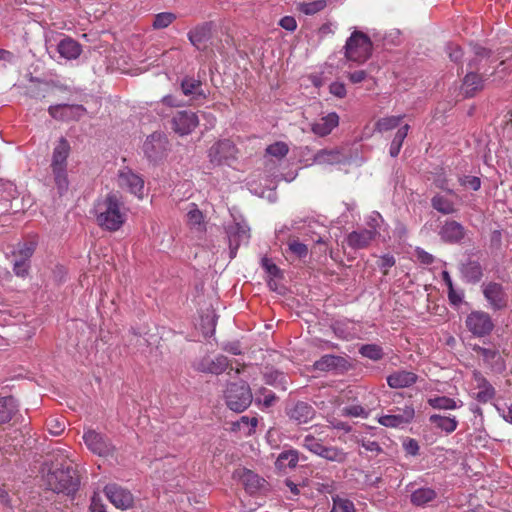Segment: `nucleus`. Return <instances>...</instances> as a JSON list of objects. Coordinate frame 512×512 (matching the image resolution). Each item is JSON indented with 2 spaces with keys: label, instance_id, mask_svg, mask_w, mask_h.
I'll use <instances>...</instances> for the list:
<instances>
[{
  "label": "nucleus",
  "instance_id": "nucleus-1",
  "mask_svg": "<svg viewBox=\"0 0 512 512\" xmlns=\"http://www.w3.org/2000/svg\"><path fill=\"white\" fill-rule=\"evenodd\" d=\"M44 481L51 491L67 496L74 495L80 486L78 471L67 458L53 462L44 476Z\"/></svg>",
  "mask_w": 512,
  "mask_h": 512
},
{
  "label": "nucleus",
  "instance_id": "nucleus-2",
  "mask_svg": "<svg viewBox=\"0 0 512 512\" xmlns=\"http://www.w3.org/2000/svg\"><path fill=\"white\" fill-rule=\"evenodd\" d=\"M125 205L118 192H110L95 205L96 222L109 232L118 231L126 221Z\"/></svg>",
  "mask_w": 512,
  "mask_h": 512
},
{
  "label": "nucleus",
  "instance_id": "nucleus-3",
  "mask_svg": "<svg viewBox=\"0 0 512 512\" xmlns=\"http://www.w3.org/2000/svg\"><path fill=\"white\" fill-rule=\"evenodd\" d=\"M71 152V146L68 140L61 137L52 152L51 172L54 178L55 186L60 195L67 192L69 180L67 174V159Z\"/></svg>",
  "mask_w": 512,
  "mask_h": 512
},
{
  "label": "nucleus",
  "instance_id": "nucleus-4",
  "mask_svg": "<svg viewBox=\"0 0 512 512\" xmlns=\"http://www.w3.org/2000/svg\"><path fill=\"white\" fill-rule=\"evenodd\" d=\"M343 50L348 61L364 64L372 56L373 43L367 34L354 30L347 38Z\"/></svg>",
  "mask_w": 512,
  "mask_h": 512
},
{
  "label": "nucleus",
  "instance_id": "nucleus-5",
  "mask_svg": "<svg viewBox=\"0 0 512 512\" xmlns=\"http://www.w3.org/2000/svg\"><path fill=\"white\" fill-rule=\"evenodd\" d=\"M253 396L249 385L241 381L239 383H230L225 391V401L229 409L234 412H243L251 402Z\"/></svg>",
  "mask_w": 512,
  "mask_h": 512
},
{
  "label": "nucleus",
  "instance_id": "nucleus-6",
  "mask_svg": "<svg viewBox=\"0 0 512 512\" xmlns=\"http://www.w3.org/2000/svg\"><path fill=\"white\" fill-rule=\"evenodd\" d=\"M238 149L229 139L215 142L208 150L209 163L212 167L230 166L237 159Z\"/></svg>",
  "mask_w": 512,
  "mask_h": 512
},
{
  "label": "nucleus",
  "instance_id": "nucleus-7",
  "mask_svg": "<svg viewBox=\"0 0 512 512\" xmlns=\"http://www.w3.org/2000/svg\"><path fill=\"white\" fill-rule=\"evenodd\" d=\"M83 440L87 448L100 457L112 456L115 452V446L110 438L93 429H89L83 434Z\"/></svg>",
  "mask_w": 512,
  "mask_h": 512
},
{
  "label": "nucleus",
  "instance_id": "nucleus-8",
  "mask_svg": "<svg viewBox=\"0 0 512 512\" xmlns=\"http://www.w3.org/2000/svg\"><path fill=\"white\" fill-rule=\"evenodd\" d=\"M225 232L228 239L229 255L233 259L242 243H247L250 238V228L245 222H237L227 225Z\"/></svg>",
  "mask_w": 512,
  "mask_h": 512
},
{
  "label": "nucleus",
  "instance_id": "nucleus-9",
  "mask_svg": "<svg viewBox=\"0 0 512 512\" xmlns=\"http://www.w3.org/2000/svg\"><path fill=\"white\" fill-rule=\"evenodd\" d=\"M36 245L33 242H24L18 245V248L12 252L15 257L13 263V273L20 278H26L29 275L30 259L35 252Z\"/></svg>",
  "mask_w": 512,
  "mask_h": 512
},
{
  "label": "nucleus",
  "instance_id": "nucleus-10",
  "mask_svg": "<svg viewBox=\"0 0 512 512\" xmlns=\"http://www.w3.org/2000/svg\"><path fill=\"white\" fill-rule=\"evenodd\" d=\"M167 146V137L161 132H154L146 138L143 151L149 161L157 162L166 156Z\"/></svg>",
  "mask_w": 512,
  "mask_h": 512
},
{
  "label": "nucleus",
  "instance_id": "nucleus-11",
  "mask_svg": "<svg viewBox=\"0 0 512 512\" xmlns=\"http://www.w3.org/2000/svg\"><path fill=\"white\" fill-rule=\"evenodd\" d=\"M468 330L475 336L483 337L493 330L494 324L490 315L483 311H473L466 318Z\"/></svg>",
  "mask_w": 512,
  "mask_h": 512
},
{
  "label": "nucleus",
  "instance_id": "nucleus-12",
  "mask_svg": "<svg viewBox=\"0 0 512 512\" xmlns=\"http://www.w3.org/2000/svg\"><path fill=\"white\" fill-rule=\"evenodd\" d=\"M198 124L196 113L187 110L178 111L171 120L172 129L181 136L190 134Z\"/></svg>",
  "mask_w": 512,
  "mask_h": 512
},
{
  "label": "nucleus",
  "instance_id": "nucleus-13",
  "mask_svg": "<svg viewBox=\"0 0 512 512\" xmlns=\"http://www.w3.org/2000/svg\"><path fill=\"white\" fill-rule=\"evenodd\" d=\"M108 500L116 507L122 510L128 509L133 505V495L125 488L117 484H108L104 488Z\"/></svg>",
  "mask_w": 512,
  "mask_h": 512
},
{
  "label": "nucleus",
  "instance_id": "nucleus-14",
  "mask_svg": "<svg viewBox=\"0 0 512 512\" xmlns=\"http://www.w3.org/2000/svg\"><path fill=\"white\" fill-rule=\"evenodd\" d=\"M118 185L120 188L126 189L139 198H142L143 196L144 180L131 169H123L119 171Z\"/></svg>",
  "mask_w": 512,
  "mask_h": 512
},
{
  "label": "nucleus",
  "instance_id": "nucleus-15",
  "mask_svg": "<svg viewBox=\"0 0 512 512\" xmlns=\"http://www.w3.org/2000/svg\"><path fill=\"white\" fill-rule=\"evenodd\" d=\"M439 236L445 243L457 244L465 238L466 229L455 220H446L439 230Z\"/></svg>",
  "mask_w": 512,
  "mask_h": 512
},
{
  "label": "nucleus",
  "instance_id": "nucleus-16",
  "mask_svg": "<svg viewBox=\"0 0 512 512\" xmlns=\"http://www.w3.org/2000/svg\"><path fill=\"white\" fill-rule=\"evenodd\" d=\"M483 294L494 310H501L507 306V294L500 283L489 282L484 285Z\"/></svg>",
  "mask_w": 512,
  "mask_h": 512
},
{
  "label": "nucleus",
  "instance_id": "nucleus-17",
  "mask_svg": "<svg viewBox=\"0 0 512 512\" xmlns=\"http://www.w3.org/2000/svg\"><path fill=\"white\" fill-rule=\"evenodd\" d=\"M379 235V231L360 229L350 232L346 237L347 245L354 250L365 249Z\"/></svg>",
  "mask_w": 512,
  "mask_h": 512
},
{
  "label": "nucleus",
  "instance_id": "nucleus-18",
  "mask_svg": "<svg viewBox=\"0 0 512 512\" xmlns=\"http://www.w3.org/2000/svg\"><path fill=\"white\" fill-rule=\"evenodd\" d=\"M348 368V361L337 355L327 354L313 363V370L320 372L345 371Z\"/></svg>",
  "mask_w": 512,
  "mask_h": 512
},
{
  "label": "nucleus",
  "instance_id": "nucleus-19",
  "mask_svg": "<svg viewBox=\"0 0 512 512\" xmlns=\"http://www.w3.org/2000/svg\"><path fill=\"white\" fill-rule=\"evenodd\" d=\"M212 22H204L191 29L187 36L190 43L198 50H204L212 37Z\"/></svg>",
  "mask_w": 512,
  "mask_h": 512
},
{
  "label": "nucleus",
  "instance_id": "nucleus-20",
  "mask_svg": "<svg viewBox=\"0 0 512 512\" xmlns=\"http://www.w3.org/2000/svg\"><path fill=\"white\" fill-rule=\"evenodd\" d=\"M415 416V410L412 405H405L402 415L387 414L378 418L379 424L390 428H399L409 424Z\"/></svg>",
  "mask_w": 512,
  "mask_h": 512
},
{
  "label": "nucleus",
  "instance_id": "nucleus-21",
  "mask_svg": "<svg viewBox=\"0 0 512 512\" xmlns=\"http://www.w3.org/2000/svg\"><path fill=\"white\" fill-rule=\"evenodd\" d=\"M475 388L478 390L474 398L480 403H487L495 397L496 391L491 383L479 371L473 372Z\"/></svg>",
  "mask_w": 512,
  "mask_h": 512
},
{
  "label": "nucleus",
  "instance_id": "nucleus-22",
  "mask_svg": "<svg viewBox=\"0 0 512 512\" xmlns=\"http://www.w3.org/2000/svg\"><path fill=\"white\" fill-rule=\"evenodd\" d=\"M315 413L316 411L313 406L304 401H298L287 409L288 417L297 424L308 423L314 418Z\"/></svg>",
  "mask_w": 512,
  "mask_h": 512
},
{
  "label": "nucleus",
  "instance_id": "nucleus-23",
  "mask_svg": "<svg viewBox=\"0 0 512 512\" xmlns=\"http://www.w3.org/2000/svg\"><path fill=\"white\" fill-rule=\"evenodd\" d=\"M228 358L224 355H218L214 359L209 357L201 359L195 366L196 370L204 373L221 374L228 367Z\"/></svg>",
  "mask_w": 512,
  "mask_h": 512
},
{
  "label": "nucleus",
  "instance_id": "nucleus-24",
  "mask_svg": "<svg viewBox=\"0 0 512 512\" xmlns=\"http://www.w3.org/2000/svg\"><path fill=\"white\" fill-rule=\"evenodd\" d=\"M418 380V375L414 372L404 369L396 370L387 377V384L390 388L401 389L414 385Z\"/></svg>",
  "mask_w": 512,
  "mask_h": 512
},
{
  "label": "nucleus",
  "instance_id": "nucleus-25",
  "mask_svg": "<svg viewBox=\"0 0 512 512\" xmlns=\"http://www.w3.org/2000/svg\"><path fill=\"white\" fill-rule=\"evenodd\" d=\"M484 88V78L482 75L471 71L468 72L462 81L461 85V93L465 98H472L478 92L482 91Z\"/></svg>",
  "mask_w": 512,
  "mask_h": 512
},
{
  "label": "nucleus",
  "instance_id": "nucleus-26",
  "mask_svg": "<svg viewBox=\"0 0 512 512\" xmlns=\"http://www.w3.org/2000/svg\"><path fill=\"white\" fill-rule=\"evenodd\" d=\"M180 90L183 95L190 97L193 100L206 98L202 82L192 76H185L181 79Z\"/></svg>",
  "mask_w": 512,
  "mask_h": 512
},
{
  "label": "nucleus",
  "instance_id": "nucleus-27",
  "mask_svg": "<svg viewBox=\"0 0 512 512\" xmlns=\"http://www.w3.org/2000/svg\"><path fill=\"white\" fill-rule=\"evenodd\" d=\"M339 124V116L335 112L319 119V121L312 124V131L314 134L324 137L332 132V130Z\"/></svg>",
  "mask_w": 512,
  "mask_h": 512
},
{
  "label": "nucleus",
  "instance_id": "nucleus-28",
  "mask_svg": "<svg viewBox=\"0 0 512 512\" xmlns=\"http://www.w3.org/2000/svg\"><path fill=\"white\" fill-rule=\"evenodd\" d=\"M19 411V403L13 396L0 397V425L9 423Z\"/></svg>",
  "mask_w": 512,
  "mask_h": 512
},
{
  "label": "nucleus",
  "instance_id": "nucleus-29",
  "mask_svg": "<svg viewBox=\"0 0 512 512\" xmlns=\"http://www.w3.org/2000/svg\"><path fill=\"white\" fill-rule=\"evenodd\" d=\"M57 50L63 58L69 60L78 58L82 52L81 45L70 37L62 39L57 46Z\"/></svg>",
  "mask_w": 512,
  "mask_h": 512
},
{
  "label": "nucleus",
  "instance_id": "nucleus-30",
  "mask_svg": "<svg viewBox=\"0 0 512 512\" xmlns=\"http://www.w3.org/2000/svg\"><path fill=\"white\" fill-rule=\"evenodd\" d=\"M299 461V452L295 449H288L282 451L276 461L275 467L280 471H285L287 468L294 469Z\"/></svg>",
  "mask_w": 512,
  "mask_h": 512
},
{
  "label": "nucleus",
  "instance_id": "nucleus-31",
  "mask_svg": "<svg viewBox=\"0 0 512 512\" xmlns=\"http://www.w3.org/2000/svg\"><path fill=\"white\" fill-rule=\"evenodd\" d=\"M429 422L435 426V428L451 434L457 429L458 420L456 417H449L440 414H432L429 416Z\"/></svg>",
  "mask_w": 512,
  "mask_h": 512
},
{
  "label": "nucleus",
  "instance_id": "nucleus-32",
  "mask_svg": "<svg viewBox=\"0 0 512 512\" xmlns=\"http://www.w3.org/2000/svg\"><path fill=\"white\" fill-rule=\"evenodd\" d=\"M461 273L467 282L477 283L483 276V270L478 261L468 260L461 267Z\"/></svg>",
  "mask_w": 512,
  "mask_h": 512
},
{
  "label": "nucleus",
  "instance_id": "nucleus-33",
  "mask_svg": "<svg viewBox=\"0 0 512 512\" xmlns=\"http://www.w3.org/2000/svg\"><path fill=\"white\" fill-rule=\"evenodd\" d=\"M437 497L434 489L429 487H421L413 491L410 495V501L415 506H424L432 502Z\"/></svg>",
  "mask_w": 512,
  "mask_h": 512
},
{
  "label": "nucleus",
  "instance_id": "nucleus-34",
  "mask_svg": "<svg viewBox=\"0 0 512 512\" xmlns=\"http://www.w3.org/2000/svg\"><path fill=\"white\" fill-rule=\"evenodd\" d=\"M191 209L187 213V224L190 229L197 232H203L205 230L204 217L202 212L198 209L197 205L192 203Z\"/></svg>",
  "mask_w": 512,
  "mask_h": 512
},
{
  "label": "nucleus",
  "instance_id": "nucleus-35",
  "mask_svg": "<svg viewBox=\"0 0 512 512\" xmlns=\"http://www.w3.org/2000/svg\"><path fill=\"white\" fill-rule=\"evenodd\" d=\"M431 206L433 209L444 215H449L456 212L454 203L440 194H436L431 198Z\"/></svg>",
  "mask_w": 512,
  "mask_h": 512
},
{
  "label": "nucleus",
  "instance_id": "nucleus-36",
  "mask_svg": "<svg viewBox=\"0 0 512 512\" xmlns=\"http://www.w3.org/2000/svg\"><path fill=\"white\" fill-rule=\"evenodd\" d=\"M348 454L337 446H325L320 457L327 461L343 464L347 460Z\"/></svg>",
  "mask_w": 512,
  "mask_h": 512
},
{
  "label": "nucleus",
  "instance_id": "nucleus-37",
  "mask_svg": "<svg viewBox=\"0 0 512 512\" xmlns=\"http://www.w3.org/2000/svg\"><path fill=\"white\" fill-rule=\"evenodd\" d=\"M409 129L410 126L408 124H405L404 126L400 127L396 132L389 149V154L391 157H397L399 155L401 147L403 145L405 138L407 137Z\"/></svg>",
  "mask_w": 512,
  "mask_h": 512
},
{
  "label": "nucleus",
  "instance_id": "nucleus-38",
  "mask_svg": "<svg viewBox=\"0 0 512 512\" xmlns=\"http://www.w3.org/2000/svg\"><path fill=\"white\" fill-rule=\"evenodd\" d=\"M241 479L246 491L250 494L256 493L261 487V482L263 481L262 478L250 470L244 471Z\"/></svg>",
  "mask_w": 512,
  "mask_h": 512
},
{
  "label": "nucleus",
  "instance_id": "nucleus-39",
  "mask_svg": "<svg viewBox=\"0 0 512 512\" xmlns=\"http://www.w3.org/2000/svg\"><path fill=\"white\" fill-rule=\"evenodd\" d=\"M331 0H314L310 2H300L297 4V9L305 15H314L324 10Z\"/></svg>",
  "mask_w": 512,
  "mask_h": 512
},
{
  "label": "nucleus",
  "instance_id": "nucleus-40",
  "mask_svg": "<svg viewBox=\"0 0 512 512\" xmlns=\"http://www.w3.org/2000/svg\"><path fill=\"white\" fill-rule=\"evenodd\" d=\"M405 115L387 116L380 118L375 123V130L378 132L390 131L400 125Z\"/></svg>",
  "mask_w": 512,
  "mask_h": 512
},
{
  "label": "nucleus",
  "instance_id": "nucleus-41",
  "mask_svg": "<svg viewBox=\"0 0 512 512\" xmlns=\"http://www.w3.org/2000/svg\"><path fill=\"white\" fill-rule=\"evenodd\" d=\"M473 351L480 355L483 361L491 367L497 365L498 361L501 359L499 352L496 349L484 348L475 345L473 347Z\"/></svg>",
  "mask_w": 512,
  "mask_h": 512
},
{
  "label": "nucleus",
  "instance_id": "nucleus-42",
  "mask_svg": "<svg viewBox=\"0 0 512 512\" xmlns=\"http://www.w3.org/2000/svg\"><path fill=\"white\" fill-rule=\"evenodd\" d=\"M340 153L336 150H319L314 155V162L317 164H334L339 162Z\"/></svg>",
  "mask_w": 512,
  "mask_h": 512
},
{
  "label": "nucleus",
  "instance_id": "nucleus-43",
  "mask_svg": "<svg viewBox=\"0 0 512 512\" xmlns=\"http://www.w3.org/2000/svg\"><path fill=\"white\" fill-rule=\"evenodd\" d=\"M428 404L434 409L442 410H454L458 407L456 401L447 396H437L434 398H429Z\"/></svg>",
  "mask_w": 512,
  "mask_h": 512
},
{
  "label": "nucleus",
  "instance_id": "nucleus-44",
  "mask_svg": "<svg viewBox=\"0 0 512 512\" xmlns=\"http://www.w3.org/2000/svg\"><path fill=\"white\" fill-rule=\"evenodd\" d=\"M308 247L296 238H290L287 243V253H291L299 259L306 258L308 255Z\"/></svg>",
  "mask_w": 512,
  "mask_h": 512
},
{
  "label": "nucleus",
  "instance_id": "nucleus-45",
  "mask_svg": "<svg viewBox=\"0 0 512 512\" xmlns=\"http://www.w3.org/2000/svg\"><path fill=\"white\" fill-rule=\"evenodd\" d=\"M177 19L176 14L172 12H161L154 16L152 27L155 30L167 28Z\"/></svg>",
  "mask_w": 512,
  "mask_h": 512
},
{
  "label": "nucleus",
  "instance_id": "nucleus-46",
  "mask_svg": "<svg viewBox=\"0 0 512 512\" xmlns=\"http://www.w3.org/2000/svg\"><path fill=\"white\" fill-rule=\"evenodd\" d=\"M326 445L323 444L322 440L316 438L312 434H308L303 439V447H305L311 453L320 456Z\"/></svg>",
  "mask_w": 512,
  "mask_h": 512
},
{
  "label": "nucleus",
  "instance_id": "nucleus-47",
  "mask_svg": "<svg viewBox=\"0 0 512 512\" xmlns=\"http://www.w3.org/2000/svg\"><path fill=\"white\" fill-rule=\"evenodd\" d=\"M265 383L276 388L280 387L285 389L286 376L283 372L273 370L264 374Z\"/></svg>",
  "mask_w": 512,
  "mask_h": 512
},
{
  "label": "nucleus",
  "instance_id": "nucleus-48",
  "mask_svg": "<svg viewBox=\"0 0 512 512\" xmlns=\"http://www.w3.org/2000/svg\"><path fill=\"white\" fill-rule=\"evenodd\" d=\"M359 352L362 356L369 358L371 360L377 361L383 358V349L376 344H366L363 345Z\"/></svg>",
  "mask_w": 512,
  "mask_h": 512
},
{
  "label": "nucleus",
  "instance_id": "nucleus-49",
  "mask_svg": "<svg viewBox=\"0 0 512 512\" xmlns=\"http://www.w3.org/2000/svg\"><path fill=\"white\" fill-rule=\"evenodd\" d=\"M276 400L277 397L275 393L265 387L260 388L256 394V401L261 403L266 408L271 407Z\"/></svg>",
  "mask_w": 512,
  "mask_h": 512
},
{
  "label": "nucleus",
  "instance_id": "nucleus-50",
  "mask_svg": "<svg viewBox=\"0 0 512 512\" xmlns=\"http://www.w3.org/2000/svg\"><path fill=\"white\" fill-rule=\"evenodd\" d=\"M31 81L32 82H36L37 85L34 86V87L28 88V90H27L28 95L30 97H33V98H36V99L44 98L45 97V93L47 92L48 83L40 81V80L35 79L33 77H31Z\"/></svg>",
  "mask_w": 512,
  "mask_h": 512
},
{
  "label": "nucleus",
  "instance_id": "nucleus-51",
  "mask_svg": "<svg viewBox=\"0 0 512 512\" xmlns=\"http://www.w3.org/2000/svg\"><path fill=\"white\" fill-rule=\"evenodd\" d=\"M266 152L276 158H283L288 154L289 147L286 143L279 141L269 145Z\"/></svg>",
  "mask_w": 512,
  "mask_h": 512
},
{
  "label": "nucleus",
  "instance_id": "nucleus-52",
  "mask_svg": "<svg viewBox=\"0 0 512 512\" xmlns=\"http://www.w3.org/2000/svg\"><path fill=\"white\" fill-rule=\"evenodd\" d=\"M330 512H355L354 504L348 499H333V507Z\"/></svg>",
  "mask_w": 512,
  "mask_h": 512
},
{
  "label": "nucleus",
  "instance_id": "nucleus-53",
  "mask_svg": "<svg viewBox=\"0 0 512 512\" xmlns=\"http://www.w3.org/2000/svg\"><path fill=\"white\" fill-rule=\"evenodd\" d=\"M461 186L478 191L481 188V179L477 176L464 175L458 179Z\"/></svg>",
  "mask_w": 512,
  "mask_h": 512
},
{
  "label": "nucleus",
  "instance_id": "nucleus-54",
  "mask_svg": "<svg viewBox=\"0 0 512 512\" xmlns=\"http://www.w3.org/2000/svg\"><path fill=\"white\" fill-rule=\"evenodd\" d=\"M446 51L451 61L455 63H460L463 58L462 48L455 43H448L446 46Z\"/></svg>",
  "mask_w": 512,
  "mask_h": 512
},
{
  "label": "nucleus",
  "instance_id": "nucleus-55",
  "mask_svg": "<svg viewBox=\"0 0 512 512\" xmlns=\"http://www.w3.org/2000/svg\"><path fill=\"white\" fill-rule=\"evenodd\" d=\"M261 267L272 277H280V268L272 262L267 256L261 259Z\"/></svg>",
  "mask_w": 512,
  "mask_h": 512
},
{
  "label": "nucleus",
  "instance_id": "nucleus-56",
  "mask_svg": "<svg viewBox=\"0 0 512 512\" xmlns=\"http://www.w3.org/2000/svg\"><path fill=\"white\" fill-rule=\"evenodd\" d=\"M359 443L366 451L371 452L374 456H377L383 452L380 444L374 440L362 438Z\"/></svg>",
  "mask_w": 512,
  "mask_h": 512
},
{
  "label": "nucleus",
  "instance_id": "nucleus-57",
  "mask_svg": "<svg viewBox=\"0 0 512 512\" xmlns=\"http://www.w3.org/2000/svg\"><path fill=\"white\" fill-rule=\"evenodd\" d=\"M342 415L349 417H367L368 413L361 405H351L342 409Z\"/></svg>",
  "mask_w": 512,
  "mask_h": 512
},
{
  "label": "nucleus",
  "instance_id": "nucleus-58",
  "mask_svg": "<svg viewBox=\"0 0 512 512\" xmlns=\"http://www.w3.org/2000/svg\"><path fill=\"white\" fill-rule=\"evenodd\" d=\"M395 263L396 261L393 255L385 254L380 257L378 266L383 271V274L387 275L389 268L393 267Z\"/></svg>",
  "mask_w": 512,
  "mask_h": 512
},
{
  "label": "nucleus",
  "instance_id": "nucleus-59",
  "mask_svg": "<svg viewBox=\"0 0 512 512\" xmlns=\"http://www.w3.org/2000/svg\"><path fill=\"white\" fill-rule=\"evenodd\" d=\"M489 246L492 251H499L502 247V232L501 230H493L490 233Z\"/></svg>",
  "mask_w": 512,
  "mask_h": 512
},
{
  "label": "nucleus",
  "instance_id": "nucleus-60",
  "mask_svg": "<svg viewBox=\"0 0 512 512\" xmlns=\"http://www.w3.org/2000/svg\"><path fill=\"white\" fill-rule=\"evenodd\" d=\"M48 430L53 435H60L65 429L64 421L51 418L47 421Z\"/></svg>",
  "mask_w": 512,
  "mask_h": 512
},
{
  "label": "nucleus",
  "instance_id": "nucleus-61",
  "mask_svg": "<svg viewBox=\"0 0 512 512\" xmlns=\"http://www.w3.org/2000/svg\"><path fill=\"white\" fill-rule=\"evenodd\" d=\"M464 293L462 290H456L454 287L448 290V299L450 304L459 306L463 302Z\"/></svg>",
  "mask_w": 512,
  "mask_h": 512
},
{
  "label": "nucleus",
  "instance_id": "nucleus-62",
  "mask_svg": "<svg viewBox=\"0 0 512 512\" xmlns=\"http://www.w3.org/2000/svg\"><path fill=\"white\" fill-rule=\"evenodd\" d=\"M329 91L332 95L338 98H344L346 96V87L342 82H332L329 86Z\"/></svg>",
  "mask_w": 512,
  "mask_h": 512
},
{
  "label": "nucleus",
  "instance_id": "nucleus-63",
  "mask_svg": "<svg viewBox=\"0 0 512 512\" xmlns=\"http://www.w3.org/2000/svg\"><path fill=\"white\" fill-rule=\"evenodd\" d=\"M403 447L406 453L409 455L416 456L419 454V444L413 438H408L406 441H404Z\"/></svg>",
  "mask_w": 512,
  "mask_h": 512
},
{
  "label": "nucleus",
  "instance_id": "nucleus-64",
  "mask_svg": "<svg viewBox=\"0 0 512 512\" xmlns=\"http://www.w3.org/2000/svg\"><path fill=\"white\" fill-rule=\"evenodd\" d=\"M416 257L418 261L424 265H431L434 262V256L424 249L417 248L415 250Z\"/></svg>",
  "mask_w": 512,
  "mask_h": 512
}]
</instances>
